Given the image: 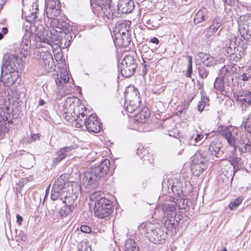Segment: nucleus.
<instances>
[{"label": "nucleus", "mask_w": 251, "mask_h": 251, "mask_svg": "<svg viewBox=\"0 0 251 251\" xmlns=\"http://www.w3.org/2000/svg\"><path fill=\"white\" fill-rule=\"evenodd\" d=\"M243 199L242 198L239 197L235 200H234L233 201H231L229 204V208L231 210H233L236 208L239 204L242 202Z\"/></svg>", "instance_id": "c03bdc74"}, {"label": "nucleus", "mask_w": 251, "mask_h": 251, "mask_svg": "<svg viewBox=\"0 0 251 251\" xmlns=\"http://www.w3.org/2000/svg\"><path fill=\"white\" fill-rule=\"evenodd\" d=\"M80 230L84 233H90L91 231L90 227L86 225H82L80 226Z\"/></svg>", "instance_id": "5fc2aeb1"}, {"label": "nucleus", "mask_w": 251, "mask_h": 251, "mask_svg": "<svg viewBox=\"0 0 251 251\" xmlns=\"http://www.w3.org/2000/svg\"><path fill=\"white\" fill-rule=\"evenodd\" d=\"M75 205H71L69 204H66L62 207L59 211V216L61 217H66L68 215L71 214L74 210Z\"/></svg>", "instance_id": "e433bc0d"}, {"label": "nucleus", "mask_w": 251, "mask_h": 251, "mask_svg": "<svg viewBox=\"0 0 251 251\" xmlns=\"http://www.w3.org/2000/svg\"><path fill=\"white\" fill-rule=\"evenodd\" d=\"M236 100L242 105L243 108L248 107L251 104V92L243 91L241 95L236 96Z\"/></svg>", "instance_id": "5701e85b"}, {"label": "nucleus", "mask_w": 251, "mask_h": 251, "mask_svg": "<svg viewBox=\"0 0 251 251\" xmlns=\"http://www.w3.org/2000/svg\"><path fill=\"white\" fill-rule=\"evenodd\" d=\"M221 23L220 19L219 18H215L212 23V25L210 26L207 32L209 35H212L215 33L218 28L221 26Z\"/></svg>", "instance_id": "ea45409f"}, {"label": "nucleus", "mask_w": 251, "mask_h": 251, "mask_svg": "<svg viewBox=\"0 0 251 251\" xmlns=\"http://www.w3.org/2000/svg\"><path fill=\"white\" fill-rule=\"evenodd\" d=\"M26 0H22L24 8H22V17L25 19L26 21L31 23L34 21L36 17V14L38 11V5L37 2H32V5L25 6V1Z\"/></svg>", "instance_id": "9b49d317"}, {"label": "nucleus", "mask_w": 251, "mask_h": 251, "mask_svg": "<svg viewBox=\"0 0 251 251\" xmlns=\"http://www.w3.org/2000/svg\"><path fill=\"white\" fill-rule=\"evenodd\" d=\"M149 51L150 53L153 54V51L147 45H144L141 49V54L146 53Z\"/></svg>", "instance_id": "603ef678"}, {"label": "nucleus", "mask_w": 251, "mask_h": 251, "mask_svg": "<svg viewBox=\"0 0 251 251\" xmlns=\"http://www.w3.org/2000/svg\"><path fill=\"white\" fill-rule=\"evenodd\" d=\"M99 180L90 168L83 173L82 183L86 189L91 190L97 187V182Z\"/></svg>", "instance_id": "9d476101"}, {"label": "nucleus", "mask_w": 251, "mask_h": 251, "mask_svg": "<svg viewBox=\"0 0 251 251\" xmlns=\"http://www.w3.org/2000/svg\"><path fill=\"white\" fill-rule=\"evenodd\" d=\"M64 107V117L66 120L70 122L75 121L76 123L75 126L77 128H81L85 125L87 121L85 118L86 108L75 105L72 99L67 100Z\"/></svg>", "instance_id": "f03ea898"}, {"label": "nucleus", "mask_w": 251, "mask_h": 251, "mask_svg": "<svg viewBox=\"0 0 251 251\" xmlns=\"http://www.w3.org/2000/svg\"><path fill=\"white\" fill-rule=\"evenodd\" d=\"M184 180L183 177L168 179L167 182H163L162 186L164 189L168 188L167 191L169 193L173 192L176 195L180 196L183 192Z\"/></svg>", "instance_id": "1a4fd4ad"}, {"label": "nucleus", "mask_w": 251, "mask_h": 251, "mask_svg": "<svg viewBox=\"0 0 251 251\" xmlns=\"http://www.w3.org/2000/svg\"><path fill=\"white\" fill-rule=\"evenodd\" d=\"M208 134L205 135V138H204V135L202 134L198 133V132L196 134L192 135L190 137V142L191 144L196 145L197 144L200 142H203L206 139H207Z\"/></svg>", "instance_id": "c9c22d12"}, {"label": "nucleus", "mask_w": 251, "mask_h": 251, "mask_svg": "<svg viewBox=\"0 0 251 251\" xmlns=\"http://www.w3.org/2000/svg\"><path fill=\"white\" fill-rule=\"evenodd\" d=\"M199 74L200 77L202 78H206L209 73L208 70L205 68L203 66H200L198 68Z\"/></svg>", "instance_id": "de8ad7c7"}, {"label": "nucleus", "mask_w": 251, "mask_h": 251, "mask_svg": "<svg viewBox=\"0 0 251 251\" xmlns=\"http://www.w3.org/2000/svg\"><path fill=\"white\" fill-rule=\"evenodd\" d=\"M199 57L203 64L207 67L213 66L217 63V60L213 57L204 53H200Z\"/></svg>", "instance_id": "c756f323"}, {"label": "nucleus", "mask_w": 251, "mask_h": 251, "mask_svg": "<svg viewBox=\"0 0 251 251\" xmlns=\"http://www.w3.org/2000/svg\"><path fill=\"white\" fill-rule=\"evenodd\" d=\"M130 26L126 22L117 23L114 30L115 36L129 32Z\"/></svg>", "instance_id": "c85d7f7f"}, {"label": "nucleus", "mask_w": 251, "mask_h": 251, "mask_svg": "<svg viewBox=\"0 0 251 251\" xmlns=\"http://www.w3.org/2000/svg\"><path fill=\"white\" fill-rule=\"evenodd\" d=\"M69 80V77L68 73L66 70H64L57 75L55 83L58 86H60L68 82Z\"/></svg>", "instance_id": "2f4dec72"}, {"label": "nucleus", "mask_w": 251, "mask_h": 251, "mask_svg": "<svg viewBox=\"0 0 251 251\" xmlns=\"http://www.w3.org/2000/svg\"><path fill=\"white\" fill-rule=\"evenodd\" d=\"M189 61H188V70L186 74V76L190 77L191 74L192 73V57L189 56L188 57Z\"/></svg>", "instance_id": "09e8293b"}, {"label": "nucleus", "mask_w": 251, "mask_h": 251, "mask_svg": "<svg viewBox=\"0 0 251 251\" xmlns=\"http://www.w3.org/2000/svg\"><path fill=\"white\" fill-rule=\"evenodd\" d=\"M4 4V2H3V1H0V10L2 9L3 5Z\"/></svg>", "instance_id": "774afa93"}, {"label": "nucleus", "mask_w": 251, "mask_h": 251, "mask_svg": "<svg viewBox=\"0 0 251 251\" xmlns=\"http://www.w3.org/2000/svg\"><path fill=\"white\" fill-rule=\"evenodd\" d=\"M245 129L251 134V116L249 117L244 124Z\"/></svg>", "instance_id": "8fccbe9b"}, {"label": "nucleus", "mask_w": 251, "mask_h": 251, "mask_svg": "<svg viewBox=\"0 0 251 251\" xmlns=\"http://www.w3.org/2000/svg\"><path fill=\"white\" fill-rule=\"evenodd\" d=\"M223 0L225 4H226L227 5H232L234 3L233 0Z\"/></svg>", "instance_id": "bf43d9fd"}, {"label": "nucleus", "mask_w": 251, "mask_h": 251, "mask_svg": "<svg viewBox=\"0 0 251 251\" xmlns=\"http://www.w3.org/2000/svg\"><path fill=\"white\" fill-rule=\"evenodd\" d=\"M237 38L234 37L229 40L228 46L227 47V52L228 54H233L234 53L237 47H239L240 45V43H239L238 45H237Z\"/></svg>", "instance_id": "4c0bfd02"}, {"label": "nucleus", "mask_w": 251, "mask_h": 251, "mask_svg": "<svg viewBox=\"0 0 251 251\" xmlns=\"http://www.w3.org/2000/svg\"><path fill=\"white\" fill-rule=\"evenodd\" d=\"M142 153L143 154V156L141 157L144 161H148L150 163H151L153 160L151 154H149L148 151L144 149L142 150Z\"/></svg>", "instance_id": "49530a36"}, {"label": "nucleus", "mask_w": 251, "mask_h": 251, "mask_svg": "<svg viewBox=\"0 0 251 251\" xmlns=\"http://www.w3.org/2000/svg\"><path fill=\"white\" fill-rule=\"evenodd\" d=\"M67 154L65 153L64 151V150H62L61 149L56 154V157L54 158L53 161L55 163H58L60 162L62 160H63Z\"/></svg>", "instance_id": "37998d69"}, {"label": "nucleus", "mask_w": 251, "mask_h": 251, "mask_svg": "<svg viewBox=\"0 0 251 251\" xmlns=\"http://www.w3.org/2000/svg\"><path fill=\"white\" fill-rule=\"evenodd\" d=\"M54 35V30L49 31L42 26L39 32L36 34V39L40 42L51 46L55 41Z\"/></svg>", "instance_id": "f8f14e48"}, {"label": "nucleus", "mask_w": 251, "mask_h": 251, "mask_svg": "<svg viewBox=\"0 0 251 251\" xmlns=\"http://www.w3.org/2000/svg\"><path fill=\"white\" fill-rule=\"evenodd\" d=\"M241 79L244 81L251 80V67L248 68L246 72L241 75Z\"/></svg>", "instance_id": "a18cd8bd"}, {"label": "nucleus", "mask_w": 251, "mask_h": 251, "mask_svg": "<svg viewBox=\"0 0 251 251\" xmlns=\"http://www.w3.org/2000/svg\"><path fill=\"white\" fill-rule=\"evenodd\" d=\"M16 56L7 53L3 56V63L1 66L0 78L4 77L5 83L8 86L13 84L16 81L15 71Z\"/></svg>", "instance_id": "7ed1b4c3"}, {"label": "nucleus", "mask_w": 251, "mask_h": 251, "mask_svg": "<svg viewBox=\"0 0 251 251\" xmlns=\"http://www.w3.org/2000/svg\"><path fill=\"white\" fill-rule=\"evenodd\" d=\"M141 102L140 97L135 95L132 100H130L129 103L126 105V110L128 113H133L139 108Z\"/></svg>", "instance_id": "cd10ccee"}, {"label": "nucleus", "mask_w": 251, "mask_h": 251, "mask_svg": "<svg viewBox=\"0 0 251 251\" xmlns=\"http://www.w3.org/2000/svg\"><path fill=\"white\" fill-rule=\"evenodd\" d=\"M85 126L89 132L97 133L100 130V123L96 114L90 115L86 121Z\"/></svg>", "instance_id": "aec40b11"}, {"label": "nucleus", "mask_w": 251, "mask_h": 251, "mask_svg": "<svg viewBox=\"0 0 251 251\" xmlns=\"http://www.w3.org/2000/svg\"><path fill=\"white\" fill-rule=\"evenodd\" d=\"M65 194H67L65 193H61V196L59 197L58 200L62 201L64 204L74 205V203L77 198L78 195L72 194L71 196L70 197H67V195Z\"/></svg>", "instance_id": "72a5a7b5"}, {"label": "nucleus", "mask_w": 251, "mask_h": 251, "mask_svg": "<svg viewBox=\"0 0 251 251\" xmlns=\"http://www.w3.org/2000/svg\"><path fill=\"white\" fill-rule=\"evenodd\" d=\"M207 104L206 101H200L198 106V110L201 112L205 107V105Z\"/></svg>", "instance_id": "864d4df0"}, {"label": "nucleus", "mask_w": 251, "mask_h": 251, "mask_svg": "<svg viewBox=\"0 0 251 251\" xmlns=\"http://www.w3.org/2000/svg\"><path fill=\"white\" fill-rule=\"evenodd\" d=\"M222 144L217 140L212 141L210 144L208 148L205 147V150L200 149L199 152L201 153V158L206 159L207 157L213 155L214 153L216 154L221 150Z\"/></svg>", "instance_id": "dca6fc26"}, {"label": "nucleus", "mask_w": 251, "mask_h": 251, "mask_svg": "<svg viewBox=\"0 0 251 251\" xmlns=\"http://www.w3.org/2000/svg\"><path fill=\"white\" fill-rule=\"evenodd\" d=\"M112 211V202L109 199L101 198L96 201L94 209V215L96 217L104 219L109 216Z\"/></svg>", "instance_id": "39448f33"}, {"label": "nucleus", "mask_w": 251, "mask_h": 251, "mask_svg": "<svg viewBox=\"0 0 251 251\" xmlns=\"http://www.w3.org/2000/svg\"><path fill=\"white\" fill-rule=\"evenodd\" d=\"M220 134L224 136L228 143L233 146V151H236V145H238L242 152L251 151V142L248 139H243L239 129L236 127L222 126L218 128Z\"/></svg>", "instance_id": "f257e3e1"}, {"label": "nucleus", "mask_w": 251, "mask_h": 251, "mask_svg": "<svg viewBox=\"0 0 251 251\" xmlns=\"http://www.w3.org/2000/svg\"><path fill=\"white\" fill-rule=\"evenodd\" d=\"M54 38L55 41L53 43L58 45L60 48H68L70 46L72 38L70 34L62 32L58 35L54 34Z\"/></svg>", "instance_id": "412c9836"}, {"label": "nucleus", "mask_w": 251, "mask_h": 251, "mask_svg": "<svg viewBox=\"0 0 251 251\" xmlns=\"http://www.w3.org/2000/svg\"><path fill=\"white\" fill-rule=\"evenodd\" d=\"M74 149H75V147L73 146L65 147L63 148H62V150H64V152L67 155Z\"/></svg>", "instance_id": "6e6d98bb"}, {"label": "nucleus", "mask_w": 251, "mask_h": 251, "mask_svg": "<svg viewBox=\"0 0 251 251\" xmlns=\"http://www.w3.org/2000/svg\"><path fill=\"white\" fill-rule=\"evenodd\" d=\"M1 33H2L3 35L7 34L8 33V29L6 27L2 28Z\"/></svg>", "instance_id": "e2e57ef3"}, {"label": "nucleus", "mask_w": 251, "mask_h": 251, "mask_svg": "<svg viewBox=\"0 0 251 251\" xmlns=\"http://www.w3.org/2000/svg\"><path fill=\"white\" fill-rule=\"evenodd\" d=\"M134 5L131 0H120L118 5V10L124 14L130 13L134 9Z\"/></svg>", "instance_id": "b1692460"}, {"label": "nucleus", "mask_w": 251, "mask_h": 251, "mask_svg": "<svg viewBox=\"0 0 251 251\" xmlns=\"http://www.w3.org/2000/svg\"><path fill=\"white\" fill-rule=\"evenodd\" d=\"M40 137V134H34V135H32V138H33V140H36V139L39 138Z\"/></svg>", "instance_id": "338daca9"}, {"label": "nucleus", "mask_w": 251, "mask_h": 251, "mask_svg": "<svg viewBox=\"0 0 251 251\" xmlns=\"http://www.w3.org/2000/svg\"><path fill=\"white\" fill-rule=\"evenodd\" d=\"M150 42L151 43L155 44H158L159 43V41L156 37H153L151 39Z\"/></svg>", "instance_id": "4d7b16f0"}, {"label": "nucleus", "mask_w": 251, "mask_h": 251, "mask_svg": "<svg viewBox=\"0 0 251 251\" xmlns=\"http://www.w3.org/2000/svg\"><path fill=\"white\" fill-rule=\"evenodd\" d=\"M110 167V161L108 159H104L102 160L100 163L91 169L94 173L97 175L98 178L100 179L104 177L108 173Z\"/></svg>", "instance_id": "a211bd4d"}, {"label": "nucleus", "mask_w": 251, "mask_h": 251, "mask_svg": "<svg viewBox=\"0 0 251 251\" xmlns=\"http://www.w3.org/2000/svg\"><path fill=\"white\" fill-rule=\"evenodd\" d=\"M67 185V183H65V181L61 177L56 179L52 186L51 192V199L52 200H58L60 196H61V192L65 190Z\"/></svg>", "instance_id": "f3484780"}, {"label": "nucleus", "mask_w": 251, "mask_h": 251, "mask_svg": "<svg viewBox=\"0 0 251 251\" xmlns=\"http://www.w3.org/2000/svg\"><path fill=\"white\" fill-rule=\"evenodd\" d=\"M137 65L136 60L132 56H126L119 66L123 76L126 77L131 76L135 72Z\"/></svg>", "instance_id": "6e6552de"}, {"label": "nucleus", "mask_w": 251, "mask_h": 251, "mask_svg": "<svg viewBox=\"0 0 251 251\" xmlns=\"http://www.w3.org/2000/svg\"><path fill=\"white\" fill-rule=\"evenodd\" d=\"M60 2L57 0H49L46 9V15L49 19L54 18L60 14Z\"/></svg>", "instance_id": "2eb2a0df"}, {"label": "nucleus", "mask_w": 251, "mask_h": 251, "mask_svg": "<svg viewBox=\"0 0 251 251\" xmlns=\"http://www.w3.org/2000/svg\"><path fill=\"white\" fill-rule=\"evenodd\" d=\"M176 202L175 201V199L171 197L161 205V208L168 219H173L176 217Z\"/></svg>", "instance_id": "ddd939ff"}, {"label": "nucleus", "mask_w": 251, "mask_h": 251, "mask_svg": "<svg viewBox=\"0 0 251 251\" xmlns=\"http://www.w3.org/2000/svg\"><path fill=\"white\" fill-rule=\"evenodd\" d=\"M201 101H206V102H208L209 101V99L206 96L201 95Z\"/></svg>", "instance_id": "680f3d73"}, {"label": "nucleus", "mask_w": 251, "mask_h": 251, "mask_svg": "<svg viewBox=\"0 0 251 251\" xmlns=\"http://www.w3.org/2000/svg\"><path fill=\"white\" fill-rule=\"evenodd\" d=\"M214 86L215 89L220 91H224L225 86L223 79L221 78H217L215 81Z\"/></svg>", "instance_id": "79ce46f5"}, {"label": "nucleus", "mask_w": 251, "mask_h": 251, "mask_svg": "<svg viewBox=\"0 0 251 251\" xmlns=\"http://www.w3.org/2000/svg\"><path fill=\"white\" fill-rule=\"evenodd\" d=\"M150 113L148 108L144 107L142 110L138 113L135 116V120L137 123L144 124L149 118Z\"/></svg>", "instance_id": "7c9ffc66"}, {"label": "nucleus", "mask_w": 251, "mask_h": 251, "mask_svg": "<svg viewBox=\"0 0 251 251\" xmlns=\"http://www.w3.org/2000/svg\"><path fill=\"white\" fill-rule=\"evenodd\" d=\"M9 100L10 103L9 106L5 107L2 104H0V126L4 127L5 128L11 127L10 125L13 123V120L14 119L13 114H11L12 118L11 119V114H9L7 111H9L10 108L13 111V106H14L15 100L12 97L11 99L9 98Z\"/></svg>", "instance_id": "0eeeda50"}, {"label": "nucleus", "mask_w": 251, "mask_h": 251, "mask_svg": "<svg viewBox=\"0 0 251 251\" xmlns=\"http://www.w3.org/2000/svg\"><path fill=\"white\" fill-rule=\"evenodd\" d=\"M235 152L233 150L231 152V155H230L228 158L229 161L230 162L231 164L233 166L234 169L235 168V166H237L238 164L240 163L241 159L237 157L236 155L235 154Z\"/></svg>", "instance_id": "a19ab883"}, {"label": "nucleus", "mask_w": 251, "mask_h": 251, "mask_svg": "<svg viewBox=\"0 0 251 251\" xmlns=\"http://www.w3.org/2000/svg\"><path fill=\"white\" fill-rule=\"evenodd\" d=\"M131 39L129 32H126L123 34H119L115 36V43L118 46L126 47L130 44Z\"/></svg>", "instance_id": "393cba45"}, {"label": "nucleus", "mask_w": 251, "mask_h": 251, "mask_svg": "<svg viewBox=\"0 0 251 251\" xmlns=\"http://www.w3.org/2000/svg\"><path fill=\"white\" fill-rule=\"evenodd\" d=\"M209 11L205 8H201L196 14L194 21L196 24H199L202 21H206L209 18Z\"/></svg>", "instance_id": "bb28decb"}, {"label": "nucleus", "mask_w": 251, "mask_h": 251, "mask_svg": "<svg viewBox=\"0 0 251 251\" xmlns=\"http://www.w3.org/2000/svg\"><path fill=\"white\" fill-rule=\"evenodd\" d=\"M227 72V70L226 67H223L221 70V73L222 74H224V75H226V73Z\"/></svg>", "instance_id": "69168bd1"}, {"label": "nucleus", "mask_w": 251, "mask_h": 251, "mask_svg": "<svg viewBox=\"0 0 251 251\" xmlns=\"http://www.w3.org/2000/svg\"><path fill=\"white\" fill-rule=\"evenodd\" d=\"M142 226L140 227L141 232L151 242L157 244L165 239L166 233L162 228L150 222L146 223L143 226Z\"/></svg>", "instance_id": "20e7f679"}, {"label": "nucleus", "mask_w": 251, "mask_h": 251, "mask_svg": "<svg viewBox=\"0 0 251 251\" xmlns=\"http://www.w3.org/2000/svg\"><path fill=\"white\" fill-rule=\"evenodd\" d=\"M153 55V54H151L149 53V51H148L146 53H143V54H142V58H143V60L145 59L150 60L152 58Z\"/></svg>", "instance_id": "3c124183"}, {"label": "nucleus", "mask_w": 251, "mask_h": 251, "mask_svg": "<svg viewBox=\"0 0 251 251\" xmlns=\"http://www.w3.org/2000/svg\"><path fill=\"white\" fill-rule=\"evenodd\" d=\"M55 18L50 19V25L53 27L52 30H54V34L58 35L62 32H66V30H68L69 27V24L63 19H57Z\"/></svg>", "instance_id": "6ab92c4d"}, {"label": "nucleus", "mask_w": 251, "mask_h": 251, "mask_svg": "<svg viewBox=\"0 0 251 251\" xmlns=\"http://www.w3.org/2000/svg\"><path fill=\"white\" fill-rule=\"evenodd\" d=\"M23 221V219L22 217L19 215H17V222L18 223L19 225H21Z\"/></svg>", "instance_id": "13d9d810"}, {"label": "nucleus", "mask_w": 251, "mask_h": 251, "mask_svg": "<svg viewBox=\"0 0 251 251\" xmlns=\"http://www.w3.org/2000/svg\"><path fill=\"white\" fill-rule=\"evenodd\" d=\"M46 103V102L43 99H40L39 102V105L42 106L44 105Z\"/></svg>", "instance_id": "0e129e2a"}, {"label": "nucleus", "mask_w": 251, "mask_h": 251, "mask_svg": "<svg viewBox=\"0 0 251 251\" xmlns=\"http://www.w3.org/2000/svg\"><path fill=\"white\" fill-rule=\"evenodd\" d=\"M32 35V32L29 29H26L23 37V38L25 40V47H23L21 50V59H19L18 57H17V63H18L19 68L20 70L23 68L25 65V61L23 60L22 58L24 57L25 58L28 55H29L28 40Z\"/></svg>", "instance_id": "4468645a"}, {"label": "nucleus", "mask_w": 251, "mask_h": 251, "mask_svg": "<svg viewBox=\"0 0 251 251\" xmlns=\"http://www.w3.org/2000/svg\"><path fill=\"white\" fill-rule=\"evenodd\" d=\"M125 251H139L135 242L131 239L126 240L125 244Z\"/></svg>", "instance_id": "58836bf2"}, {"label": "nucleus", "mask_w": 251, "mask_h": 251, "mask_svg": "<svg viewBox=\"0 0 251 251\" xmlns=\"http://www.w3.org/2000/svg\"><path fill=\"white\" fill-rule=\"evenodd\" d=\"M78 190V188L76 183L68 182L66 188H65V190L61 192V193H67V194L65 195H67V197H70L72 195V194H77Z\"/></svg>", "instance_id": "473e14b6"}, {"label": "nucleus", "mask_w": 251, "mask_h": 251, "mask_svg": "<svg viewBox=\"0 0 251 251\" xmlns=\"http://www.w3.org/2000/svg\"><path fill=\"white\" fill-rule=\"evenodd\" d=\"M239 32L240 34L242 42L251 40V24L250 25H241L239 24ZM244 43L241 45V48H244Z\"/></svg>", "instance_id": "4be33fe9"}, {"label": "nucleus", "mask_w": 251, "mask_h": 251, "mask_svg": "<svg viewBox=\"0 0 251 251\" xmlns=\"http://www.w3.org/2000/svg\"><path fill=\"white\" fill-rule=\"evenodd\" d=\"M111 0H96L97 4L99 6L101 7L103 13L108 14H110L111 11Z\"/></svg>", "instance_id": "f704fd0d"}, {"label": "nucleus", "mask_w": 251, "mask_h": 251, "mask_svg": "<svg viewBox=\"0 0 251 251\" xmlns=\"http://www.w3.org/2000/svg\"><path fill=\"white\" fill-rule=\"evenodd\" d=\"M19 236H20L22 241H25L26 240V236L24 233H20Z\"/></svg>", "instance_id": "052dcab7"}, {"label": "nucleus", "mask_w": 251, "mask_h": 251, "mask_svg": "<svg viewBox=\"0 0 251 251\" xmlns=\"http://www.w3.org/2000/svg\"><path fill=\"white\" fill-rule=\"evenodd\" d=\"M37 59L40 66L45 73L55 70L54 61L49 51H40L37 54Z\"/></svg>", "instance_id": "423d86ee"}, {"label": "nucleus", "mask_w": 251, "mask_h": 251, "mask_svg": "<svg viewBox=\"0 0 251 251\" xmlns=\"http://www.w3.org/2000/svg\"><path fill=\"white\" fill-rule=\"evenodd\" d=\"M199 156H201V153L200 152L195 155L193 160V164L192 166V170L196 176L200 175V174L202 173L205 169L201 166V165H203V161L202 160H196V159L198 158Z\"/></svg>", "instance_id": "a878e982"}]
</instances>
